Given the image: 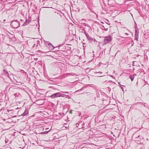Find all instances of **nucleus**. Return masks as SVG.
Wrapping results in <instances>:
<instances>
[{
	"label": "nucleus",
	"instance_id": "f257e3e1",
	"mask_svg": "<svg viewBox=\"0 0 149 149\" xmlns=\"http://www.w3.org/2000/svg\"><path fill=\"white\" fill-rule=\"evenodd\" d=\"M51 23L52 29L56 32H58L59 31V26L56 21L54 19L51 20Z\"/></svg>",
	"mask_w": 149,
	"mask_h": 149
},
{
	"label": "nucleus",
	"instance_id": "f03ea898",
	"mask_svg": "<svg viewBox=\"0 0 149 149\" xmlns=\"http://www.w3.org/2000/svg\"><path fill=\"white\" fill-rule=\"evenodd\" d=\"M10 26L13 29L17 28L20 26V22L17 20H13L10 22Z\"/></svg>",
	"mask_w": 149,
	"mask_h": 149
},
{
	"label": "nucleus",
	"instance_id": "7ed1b4c3",
	"mask_svg": "<svg viewBox=\"0 0 149 149\" xmlns=\"http://www.w3.org/2000/svg\"><path fill=\"white\" fill-rule=\"evenodd\" d=\"M112 39V37L110 36L106 37L104 40V44H106L109 43L111 41Z\"/></svg>",
	"mask_w": 149,
	"mask_h": 149
},
{
	"label": "nucleus",
	"instance_id": "20e7f679",
	"mask_svg": "<svg viewBox=\"0 0 149 149\" xmlns=\"http://www.w3.org/2000/svg\"><path fill=\"white\" fill-rule=\"evenodd\" d=\"M61 94L60 93H55L53 94L52 95L50 96L49 97L53 99L55 98L56 97H61Z\"/></svg>",
	"mask_w": 149,
	"mask_h": 149
},
{
	"label": "nucleus",
	"instance_id": "39448f33",
	"mask_svg": "<svg viewBox=\"0 0 149 149\" xmlns=\"http://www.w3.org/2000/svg\"><path fill=\"white\" fill-rule=\"evenodd\" d=\"M86 37L87 39L90 42H95V41H96L95 39L94 38H92L89 35H87Z\"/></svg>",
	"mask_w": 149,
	"mask_h": 149
},
{
	"label": "nucleus",
	"instance_id": "423d86ee",
	"mask_svg": "<svg viewBox=\"0 0 149 149\" xmlns=\"http://www.w3.org/2000/svg\"><path fill=\"white\" fill-rule=\"evenodd\" d=\"M14 111L13 110H7L6 111V114L10 115L11 116H12V114H13V111Z\"/></svg>",
	"mask_w": 149,
	"mask_h": 149
},
{
	"label": "nucleus",
	"instance_id": "0eeeda50",
	"mask_svg": "<svg viewBox=\"0 0 149 149\" xmlns=\"http://www.w3.org/2000/svg\"><path fill=\"white\" fill-rule=\"evenodd\" d=\"M29 111L27 108H26L24 112L21 115V116H24L28 113Z\"/></svg>",
	"mask_w": 149,
	"mask_h": 149
},
{
	"label": "nucleus",
	"instance_id": "6e6552de",
	"mask_svg": "<svg viewBox=\"0 0 149 149\" xmlns=\"http://www.w3.org/2000/svg\"><path fill=\"white\" fill-rule=\"evenodd\" d=\"M84 94H85L87 96H89L91 98H92L93 97V95L92 93L89 92H86Z\"/></svg>",
	"mask_w": 149,
	"mask_h": 149
},
{
	"label": "nucleus",
	"instance_id": "1a4fd4ad",
	"mask_svg": "<svg viewBox=\"0 0 149 149\" xmlns=\"http://www.w3.org/2000/svg\"><path fill=\"white\" fill-rule=\"evenodd\" d=\"M30 22V21L29 20H26V21H25V22H24V23L23 24L22 26H24L26 25H28V24H29Z\"/></svg>",
	"mask_w": 149,
	"mask_h": 149
},
{
	"label": "nucleus",
	"instance_id": "9d476101",
	"mask_svg": "<svg viewBox=\"0 0 149 149\" xmlns=\"http://www.w3.org/2000/svg\"><path fill=\"white\" fill-rule=\"evenodd\" d=\"M135 77L134 75H130V76L129 78H130L132 81L134 80V78Z\"/></svg>",
	"mask_w": 149,
	"mask_h": 149
},
{
	"label": "nucleus",
	"instance_id": "9b49d317",
	"mask_svg": "<svg viewBox=\"0 0 149 149\" xmlns=\"http://www.w3.org/2000/svg\"><path fill=\"white\" fill-rule=\"evenodd\" d=\"M48 45L50 47L51 49H52L54 48V47L51 43H48Z\"/></svg>",
	"mask_w": 149,
	"mask_h": 149
},
{
	"label": "nucleus",
	"instance_id": "f8f14e48",
	"mask_svg": "<svg viewBox=\"0 0 149 149\" xmlns=\"http://www.w3.org/2000/svg\"><path fill=\"white\" fill-rule=\"evenodd\" d=\"M101 28L103 30H104L105 31H107L108 30V28H105L103 25H101Z\"/></svg>",
	"mask_w": 149,
	"mask_h": 149
},
{
	"label": "nucleus",
	"instance_id": "ddd939ff",
	"mask_svg": "<svg viewBox=\"0 0 149 149\" xmlns=\"http://www.w3.org/2000/svg\"><path fill=\"white\" fill-rule=\"evenodd\" d=\"M139 31L138 30H135V35H137V36H139Z\"/></svg>",
	"mask_w": 149,
	"mask_h": 149
},
{
	"label": "nucleus",
	"instance_id": "4468645a",
	"mask_svg": "<svg viewBox=\"0 0 149 149\" xmlns=\"http://www.w3.org/2000/svg\"><path fill=\"white\" fill-rule=\"evenodd\" d=\"M61 97H65L66 98H68L69 97V96L68 95H66L61 94Z\"/></svg>",
	"mask_w": 149,
	"mask_h": 149
},
{
	"label": "nucleus",
	"instance_id": "2eb2a0df",
	"mask_svg": "<svg viewBox=\"0 0 149 149\" xmlns=\"http://www.w3.org/2000/svg\"><path fill=\"white\" fill-rule=\"evenodd\" d=\"M49 131L50 130L47 131H45L43 132H42L40 134H46L48 133V132H49Z\"/></svg>",
	"mask_w": 149,
	"mask_h": 149
},
{
	"label": "nucleus",
	"instance_id": "dca6fc26",
	"mask_svg": "<svg viewBox=\"0 0 149 149\" xmlns=\"http://www.w3.org/2000/svg\"><path fill=\"white\" fill-rule=\"evenodd\" d=\"M81 25H84V26H88L89 27V26L87 24H86V23H81Z\"/></svg>",
	"mask_w": 149,
	"mask_h": 149
},
{
	"label": "nucleus",
	"instance_id": "f3484780",
	"mask_svg": "<svg viewBox=\"0 0 149 149\" xmlns=\"http://www.w3.org/2000/svg\"><path fill=\"white\" fill-rule=\"evenodd\" d=\"M135 40H136L138 41L139 38V36L135 35Z\"/></svg>",
	"mask_w": 149,
	"mask_h": 149
},
{
	"label": "nucleus",
	"instance_id": "a211bd4d",
	"mask_svg": "<svg viewBox=\"0 0 149 149\" xmlns=\"http://www.w3.org/2000/svg\"><path fill=\"white\" fill-rule=\"evenodd\" d=\"M84 33L85 34V35H86H86H89L87 33H86V31H85V30H84Z\"/></svg>",
	"mask_w": 149,
	"mask_h": 149
},
{
	"label": "nucleus",
	"instance_id": "6ab92c4d",
	"mask_svg": "<svg viewBox=\"0 0 149 149\" xmlns=\"http://www.w3.org/2000/svg\"><path fill=\"white\" fill-rule=\"evenodd\" d=\"M19 95V93H16L15 94V96H17Z\"/></svg>",
	"mask_w": 149,
	"mask_h": 149
},
{
	"label": "nucleus",
	"instance_id": "aec40b11",
	"mask_svg": "<svg viewBox=\"0 0 149 149\" xmlns=\"http://www.w3.org/2000/svg\"><path fill=\"white\" fill-rule=\"evenodd\" d=\"M61 92L62 93H64L69 94V92H63V91H62Z\"/></svg>",
	"mask_w": 149,
	"mask_h": 149
},
{
	"label": "nucleus",
	"instance_id": "412c9836",
	"mask_svg": "<svg viewBox=\"0 0 149 149\" xmlns=\"http://www.w3.org/2000/svg\"><path fill=\"white\" fill-rule=\"evenodd\" d=\"M83 89V88H81V89H80L79 90H78L77 91H76V92H80V91H81V90H82Z\"/></svg>",
	"mask_w": 149,
	"mask_h": 149
},
{
	"label": "nucleus",
	"instance_id": "4be33fe9",
	"mask_svg": "<svg viewBox=\"0 0 149 149\" xmlns=\"http://www.w3.org/2000/svg\"><path fill=\"white\" fill-rule=\"evenodd\" d=\"M5 74L6 75L8 76L9 77V76H8L9 74H8V72H6V73H5Z\"/></svg>",
	"mask_w": 149,
	"mask_h": 149
},
{
	"label": "nucleus",
	"instance_id": "5701e85b",
	"mask_svg": "<svg viewBox=\"0 0 149 149\" xmlns=\"http://www.w3.org/2000/svg\"><path fill=\"white\" fill-rule=\"evenodd\" d=\"M139 137H140V135H138L137 137H136V138H137V140H139Z\"/></svg>",
	"mask_w": 149,
	"mask_h": 149
},
{
	"label": "nucleus",
	"instance_id": "b1692460",
	"mask_svg": "<svg viewBox=\"0 0 149 149\" xmlns=\"http://www.w3.org/2000/svg\"><path fill=\"white\" fill-rule=\"evenodd\" d=\"M96 73H97V72H96ZM97 73H100V74H101V73H102V72H101V71H99V72H97Z\"/></svg>",
	"mask_w": 149,
	"mask_h": 149
},
{
	"label": "nucleus",
	"instance_id": "393cba45",
	"mask_svg": "<svg viewBox=\"0 0 149 149\" xmlns=\"http://www.w3.org/2000/svg\"><path fill=\"white\" fill-rule=\"evenodd\" d=\"M7 141H8V140L7 139V140H5V142L6 143H7Z\"/></svg>",
	"mask_w": 149,
	"mask_h": 149
},
{
	"label": "nucleus",
	"instance_id": "a878e982",
	"mask_svg": "<svg viewBox=\"0 0 149 149\" xmlns=\"http://www.w3.org/2000/svg\"><path fill=\"white\" fill-rule=\"evenodd\" d=\"M125 34L126 35H128V34L127 33H125Z\"/></svg>",
	"mask_w": 149,
	"mask_h": 149
},
{
	"label": "nucleus",
	"instance_id": "bb28decb",
	"mask_svg": "<svg viewBox=\"0 0 149 149\" xmlns=\"http://www.w3.org/2000/svg\"><path fill=\"white\" fill-rule=\"evenodd\" d=\"M49 129V128H47L46 129V130H48Z\"/></svg>",
	"mask_w": 149,
	"mask_h": 149
},
{
	"label": "nucleus",
	"instance_id": "cd10ccee",
	"mask_svg": "<svg viewBox=\"0 0 149 149\" xmlns=\"http://www.w3.org/2000/svg\"><path fill=\"white\" fill-rule=\"evenodd\" d=\"M135 28L136 29H137V26H135Z\"/></svg>",
	"mask_w": 149,
	"mask_h": 149
},
{
	"label": "nucleus",
	"instance_id": "c85d7f7f",
	"mask_svg": "<svg viewBox=\"0 0 149 149\" xmlns=\"http://www.w3.org/2000/svg\"><path fill=\"white\" fill-rule=\"evenodd\" d=\"M104 1H107V0H104V3H105L104 2Z\"/></svg>",
	"mask_w": 149,
	"mask_h": 149
},
{
	"label": "nucleus",
	"instance_id": "c756f323",
	"mask_svg": "<svg viewBox=\"0 0 149 149\" xmlns=\"http://www.w3.org/2000/svg\"><path fill=\"white\" fill-rule=\"evenodd\" d=\"M132 70H134V68H133V69Z\"/></svg>",
	"mask_w": 149,
	"mask_h": 149
},
{
	"label": "nucleus",
	"instance_id": "7c9ffc66",
	"mask_svg": "<svg viewBox=\"0 0 149 149\" xmlns=\"http://www.w3.org/2000/svg\"><path fill=\"white\" fill-rule=\"evenodd\" d=\"M70 113H72V111H70Z\"/></svg>",
	"mask_w": 149,
	"mask_h": 149
},
{
	"label": "nucleus",
	"instance_id": "2f4dec72",
	"mask_svg": "<svg viewBox=\"0 0 149 149\" xmlns=\"http://www.w3.org/2000/svg\"><path fill=\"white\" fill-rule=\"evenodd\" d=\"M132 63H133L134 64V61H133V62H132Z\"/></svg>",
	"mask_w": 149,
	"mask_h": 149
},
{
	"label": "nucleus",
	"instance_id": "473e14b6",
	"mask_svg": "<svg viewBox=\"0 0 149 149\" xmlns=\"http://www.w3.org/2000/svg\"><path fill=\"white\" fill-rule=\"evenodd\" d=\"M6 20L5 19L4 20H3V22H5V21H6Z\"/></svg>",
	"mask_w": 149,
	"mask_h": 149
},
{
	"label": "nucleus",
	"instance_id": "72a5a7b5",
	"mask_svg": "<svg viewBox=\"0 0 149 149\" xmlns=\"http://www.w3.org/2000/svg\"><path fill=\"white\" fill-rule=\"evenodd\" d=\"M20 21H22V19H20Z\"/></svg>",
	"mask_w": 149,
	"mask_h": 149
},
{
	"label": "nucleus",
	"instance_id": "f704fd0d",
	"mask_svg": "<svg viewBox=\"0 0 149 149\" xmlns=\"http://www.w3.org/2000/svg\"><path fill=\"white\" fill-rule=\"evenodd\" d=\"M35 44H34V46H33V47H34V46H35Z\"/></svg>",
	"mask_w": 149,
	"mask_h": 149
},
{
	"label": "nucleus",
	"instance_id": "c9c22d12",
	"mask_svg": "<svg viewBox=\"0 0 149 149\" xmlns=\"http://www.w3.org/2000/svg\"><path fill=\"white\" fill-rule=\"evenodd\" d=\"M132 65L134 66V65Z\"/></svg>",
	"mask_w": 149,
	"mask_h": 149
},
{
	"label": "nucleus",
	"instance_id": "e433bc0d",
	"mask_svg": "<svg viewBox=\"0 0 149 149\" xmlns=\"http://www.w3.org/2000/svg\"><path fill=\"white\" fill-rule=\"evenodd\" d=\"M79 25V26H81V25Z\"/></svg>",
	"mask_w": 149,
	"mask_h": 149
},
{
	"label": "nucleus",
	"instance_id": "4c0bfd02",
	"mask_svg": "<svg viewBox=\"0 0 149 149\" xmlns=\"http://www.w3.org/2000/svg\"><path fill=\"white\" fill-rule=\"evenodd\" d=\"M107 81V80H106V81H105V82H106Z\"/></svg>",
	"mask_w": 149,
	"mask_h": 149
}]
</instances>
